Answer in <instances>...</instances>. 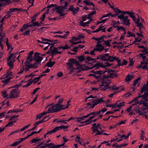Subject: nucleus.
<instances>
[{"instance_id":"obj_1","label":"nucleus","mask_w":148,"mask_h":148,"mask_svg":"<svg viewBox=\"0 0 148 148\" xmlns=\"http://www.w3.org/2000/svg\"><path fill=\"white\" fill-rule=\"evenodd\" d=\"M107 72L109 73V75H105V86L106 87V90L107 89H109L110 90L117 91L119 88L118 87H115V85L112 86H109V84H110L111 80L109 79L114 78H117L118 77V74H117V71L115 70L108 69L106 70Z\"/></svg>"},{"instance_id":"obj_2","label":"nucleus","mask_w":148,"mask_h":148,"mask_svg":"<svg viewBox=\"0 0 148 148\" xmlns=\"http://www.w3.org/2000/svg\"><path fill=\"white\" fill-rule=\"evenodd\" d=\"M100 67L103 68H104L105 69V70L101 71L99 70L98 71L93 70L91 71V73H93L95 75H101L104 74L107 72L106 68L107 67V66L106 65H103V64H101L100 62H97L95 63L92 66V67H89L88 66H86L84 67H82L81 69L83 71L87 70L89 69H91L96 67L95 69H97Z\"/></svg>"},{"instance_id":"obj_3","label":"nucleus","mask_w":148,"mask_h":148,"mask_svg":"<svg viewBox=\"0 0 148 148\" xmlns=\"http://www.w3.org/2000/svg\"><path fill=\"white\" fill-rule=\"evenodd\" d=\"M88 99H87V98H86L84 101V102H87V101H90V102L86 103L87 106L86 107V108L87 110H88L90 108H93L95 106L97 105L99 103L102 102L103 101V98L101 99L97 98L95 99L88 100Z\"/></svg>"},{"instance_id":"obj_4","label":"nucleus","mask_w":148,"mask_h":148,"mask_svg":"<svg viewBox=\"0 0 148 148\" xmlns=\"http://www.w3.org/2000/svg\"><path fill=\"white\" fill-rule=\"evenodd\" d=\"M94 77L97 79L99 82H101V84L99 85V88L102 90H106L105 86V75L104 74L99 75H95Z\"/></svg>"},{"instance_id":"obj_5","label":"nucleus","mask_w":148,"mask_h":148,"mask_svg":"<svg viewBox=\"0 0 148 148\" xmlns=\"http://www.w3.org/2000/svg\"><path fill=\"white\" fill-rule=\"evenodd\" d=\"M118 17L121 20V24L129 26L130 25V20L128 19V16H125L123 15L120 14L118 15Z\"/></svg>"},{"instance_id":"obj_6","label":"nucleus","mask_w":148,"mask_h":148,"mask_svg":"<svg viewBox=\"0 0 148 148\" xmlns=\"http://www.w3.org/2000/svg\"><path fill=\"white\" fill-rule=\"evenodd\" d=\"M20 93V90L16 88L11 90L10 92L9 98H16L18 97Z\"/></svg>"},{"instance_id":"obj_7","label":"nucleus","mask_w":148,"mask_h":148,"mask_svg":"<svg viewBox=\"0 0 148 148\" xmlns=\"http://www.w3.org/2000/svg\"><path fill=\"white\" fill-rule=\"evenodd\" d=\"M142 97V99L141 100L140 103L143 104L144 106H146L147 104L146 103V101H147L148 100L147 99V97H148V92H146L144 94V95L142 96H140L138 97L137 99L138 98H140Z\"/></svg>"},{"instance_id":"obj_8","label":"nucleus","mask_w":148,"mask_h":148,"mask_svg":"<svg viewBox=\"0 0 148 148\" xmlns=\"http://www.w3.org/2000/svg\"><path fill=\"white\" fill-rule=\"evenodd\" d=\"M79 8L77 7L75 8L74 7V5H70L69 8H68V10L72 12L73 15H75L79 11Z\"/></svg>"},{"instance_id":"obj_9","label":"nucleus","mask_w":148,"mask_h":148,"mask_svg":"<svg viewBox=\"0 0 148 148\" xmlns=\"http://www.w3.org/2000/svg\"><path fill=\"white\" fill-rule=\"evenodd\" d=\"M54 106L56 109H55L56 110V112H59L61 110L67 108L68 107V106H66L65 108H64V105L56 103L54 105Z\"/></svg>"},{"instance_id":"obj_10","label":"nucleus","mask_w":148,"mask_h":148,"mask_svg":"<svg viewBox=\"0 0 148 148\" xmlns=\"http://www.w3.org/2000/svg\"><path fill=\"white\" fill-rule=\"evenodd\" d=\"M104 40H102L99 38L98 40H97V44L96 46V47L98 48L99 49H101L102 50V51L104 49V46L101 44L102 42H104Z\"/></svg>"},{"instance_id":"obj_11","label":"nucleus","mask_w":148,"mask_h":148,"mask_svg":"<svg viewBox=\"0 0 148 148\" xmlns=\"http://www.w3.org/2000/svg\"><path fill=\"white\" fill-rule=\"evenodd\" d=\"M40 54V53L36 52L35 53L34 56H33L34 60V61L40 60V62H41V61L43 59V57L42 56H40L39 55Z\"/></svg>"},{"instance_id":"obj_12","label":"nucleus","mask_w":148,"mask_h":148,"mask_svg":"<svg viewBox=\"0 0 148 148\" xmlns=\"http://www.w3.org/2000/svg\"><path fill=\"white\" fill-rule=\"evenodd\" d=\"M75 60L72 58L69 59V62L67 63V64L69 66L70 68H72L73 67V64H74Z\"/></svg>"},{"instance_id":"obj_13","label":"nucleus","mask_w":148,"mask_h":148,"mask_svg":"<svg viewBox=\"0 0 148 148\" xmlns=\"http://www.w3.org/2000/svg\"><path fill=\"white\" fill-rule=\"evenodd\" d=\"M54 105L50 107L47 110L48 113H53L54 112H56V110L55 109Z\"/></svg>"},{"instance_id":"obj_14","label":"nucleus","mask_w":148,"mask_h":148,"mask_svg":"<svg viewBox=\"0 0 148 148\" xmlns=\"http://www.w3.org/2000/svg\"><path fill=\"white\" fill-rule=\"evenodd\" d=\"M107 56H108V53H105L103 55H99L100 59L102 60L105 61H107L106 60Z\"/></svg>"},{"instance_id":"obj_15","label":"nucleus","mask_w":148,"mask_h":148,"mask_svg":"<svg viewBox=\"0 0 148 148\" xmlns=\"http://www.w3.org/2000/svg\"><path fill=\"white\" fill-rule=\"evenodd\" d=\"M55 61H51V60H50L49 61L45 64V66H47L48 67H51L54 64H55Z\"/></svg>"},{"instance_id":"obj_16","label":"nucleus","mask_w":148,"mask_h":148,"mask_svg":"<svg viewBox=\"0 0 148 148\" xmlns=\"http://www.w3.org/2000/svg\"><path fill=\"white\" fill-rule=\"evenodd\" d=\"M65 10V9L62 6H57L56 12L58 13H61V12L64 11Z\"/></svg>"},{"instance_id":"obj_17","label":"nucleus","mask_w":148,"mask_h":148,"mask_svg":"<svg viewBox=\"0 0 148 148\" xmlns=\"http://www.w3.org/2000/svg\"><path fill=\"white\" fill-rule=\"evenodd\" d=\"M108 53V56H107V61H109L110 62H112L115 60V57L112 56H110L109 55Z\"/></svg>"},{"instance_id":"obj_18","label":"nucleus","mask_w":148,"mask_h":148,"mask_svg":"<svg viewBox=\"0 0 148 148\" xmlns=\"http://www.w3.org/2000/svg\"><path fill=\"white\" fill-rule=\"evenodd\" d=\"M95 51H98L99 52H101L102 51V50L101 49H99L98 48H94L90 52V54L92 55H95L94 52Z\"/></svg>"},{"instance_id":"obj_19","label":"nucleus","mask_w":148,"mask_h":148,"mask_svg":"<svg viewBox=\"0 0 148 148\" xmlns=\"http://www.w3.org/2000/svg\"><path fill=\"white\" fill-rule=\"evenodd\" d=\"M139 21H137L136 22V24H137V26L138 27L139 29L140 32L141 33H142V32L141 31V29L142 28H144L143 26L141 23H139Z\"/></svg>"},{"instance_id":"obj_20","label":"nucleus","mask_w":148,"mask_h":148,"mask_svg":"<svg viewBox=\"0 0 148 148\" xmlns=\"http://www.w3.org/2000/svg\"><path fill=\"white\" fill-rule=\"evenodd\" d=\"M58 51V49L57 48L55 47H54L50 51L51 53V56H53L55 54H57Z\"/></svg>"},{"instance_id":"obj_21","label":"nucleus","mask_w":148,"mask_h":148,"mask_svg":"<svg viewBox=\"0 0 148 148\" xmlns=\"http://www.w3.org/2000/svg\"><path fill=\"white\" fill-rule=\"evenodd\" d=\"M83 2L87 5H92L93 6H95L94 4L92 2H90L89 0H85Z\"/></svg>"},{"instance_id":"obj_22","label":"nucleus","mask_w":148,"mask_h":148,"mask_svg":"<svg viewBox=\"0 0 148 148\" xmlns=\"http://www.w3.org/2000/svg\"><path fill=\"white\" fill-rule=\"evenodd\" d=\"M133 77V76L132 75H129L126 77L125 78V81L128 82L130 81Z\"/></svg>"},{"instance_id":"obj_23","label":"nucleus","mask_w":148,"mask_h":148,"mask_svg":"<svg viewBox=\"0 0 148 148\" xmlns=\"http://www.w3.org/2000/svg\"><path fill=\"white\" fill-rule=\"evenodd\" d=\"M39 13H38L35 15H34L33 16H31L30 18H32V20L30 22H32L34 21H35L36 20V17L39 15Z\"/></svg>"},{"instance_id":"obj_24","label":"nucleus","mask_w":148,"mask_h":148,"mask_svg":"<svg viewBox=\"0 0 148 148\" xmlns=\"http://www.w3.org/2000/svg\"><path fill=\"white\" fill-rule=\"evenodd\" d=\"M78 60L79 62H82L84 60H85L86 59L85 57L83 55H81L79 56H77Z\"/></svg>"},{"instance_id":"obj_25","label":"nucleus","mask_w":148,"mask_h":148,"mask_svg":"<svg viewBox=\"0 0 148 148\" xmlns=\"http://www.w3.org/2000/svg\"><path fill=\"white\" fill-rule=\"evenodd\" d=\"M36 61V62L34 63V64H32V65L34 66V68H36L38 67V65L41 64V62H40V60L38 61L37 60V61Z\"/></svg>"},{"instance_id":"obj_26","label":"nucleus","mask_w":148,"mask_h":148,"mask_svg":"<svg viewBox=\"0 0 148 148\" xmlns=\"http://www.w3.org/2000/svg\"><path fill=\"white\" fill-rule=\"evenodd\" d=\"M57 130H60L62 129H66L68 128V126L62 125V126L56 127Z\"/></svg>"},{"instance_id":"obj_27","label":"nucleus","mask_w":148,"mask_h":148,"mask_svg":"<svg viewBox=\"0 0 148 148\" xmlns=\"http://www.w3.org/2000/svg\"><path fill=\"white\" fill-rule=\"evenodd\" d=\"M7 62L8 63V64L9 65L10 67H13V63L14 62V61L12 59L10 60H7Z\"/></svg>"},{"instance_id":"obj_28","label":"nucleus","mask_w":148,"mask_h":148,"mask_svg":"<svg viewBox=\"0 0 148 148\" xmlns=\"http://www.w3.org/2000/svg\"><path fill=\"white\" fill-rule=\"evenodd\" d=\"M89 21H88L85 23L82 22V21H81L80 22L79 25L85 27L88 24H89Z\"/></svg>"},{"instance_id":"obj_29","label":"nucleus","mask_w":148,"mask_h":148,"mask_svg":"<svg viewBox=\"0 0 148 148\" xmlns=\"http://www.w3.org/2000/svg\"><path fill=\"white\" fill-rule=\"evenodd\" d=\"M96 123H94L92 125V126L91 128L92 130H94L96 132H97L99 131L98 129V128L96 127Z\"/></svg>"},{"instance_id":"obj_30","label":"nucleus","mask_w":148,"mask_h":148,"mask_svg":"<svg viewBox=\"0 0 148 148\" xmlns=\"http://www.w3.org/2000/svg\"><path fill=\"white\" fill-rule=\"evenodd\" d=\"M114 27L117 28V29L118 31H120V29H121L123 31H125V29L124 27H123L122 26L119 27L118 25H117L115 26H114Z\"/></svg>"},{"instance_id":"obj_31","label":"nucleus","mask_w":148,"mask_h":148,"mask_svg":"<svg viewBox=\"0 0 148 148\" xmlns=\"http://www.w3.org/2000/svg\"><path fill=\"white\" fill-rule=\"evenodd\" d=\"M32 23V25L34 27H40L41 26L40 24L38 21L31 22Z\"/></svg>"},{"instance_id":"obj_32","label":"nucleus","mask_w":148,"mask_h":148,"mask_svg":"<svg viewBox=\"0 0 148 148\" xmlns=\"http://www.w3.org/2000/svg\"><path fill=\"white\" fill-rule=\"evenodd\" d=\"M11 78H9L5 80H3L2 81V82L4 83V86L6 85L8 83L11 79Z\"/></svg>"},{"instance_id":"obj_33","label":"nucleus","mask_w":148,"mask_h":148,"mask_svg":"<svg viewBox=\"0 0 148 148\" xmlns=\"http://www.w3.org/2000/svg\"><path fill=\"white\" fill-rule=\"evenodd\" d=\"M140 57L142 58V60L144 62H147V58H146V56H143V55L142 53H140L139 54Z\"/></svg>"},{"instance_id":"obj_34","label":"nucleus","mask_w":148,"mask_h":148,"mask_svg":"<svg viewBox=\"0 0 148 148\" xmlns=\"http://www.w3.org/2000/svg\"><path fill=\"white\" fill-rule=\"evenodd\" d=\"M42 76H43V75L42 74L40 75L39 77H35L34 79V80H37L36 81H34L33 83L34 84H35L39 80V79Z\"/></svg>"},{"instance_id":"obj_35","label":"nucleus","mask_w":148,"mask_h":148,"mask_svg":"<svg viewBox=\"0 0 148 148\" xmlns=\"http://www.w3.org/2000/svg\"><path fill=\"white\" fill-rule=\"evenodd\" d=\"M22 142V141L21 140H19L16 141L14 142L13 144H12L11 145V146H15L17 145H18V144L20 143H21Z\"/></svg>"},{"instance_id":"obj_36","label":"nucleus","mask_w":148,"mask_h":148,"mask_svg":"<svg viewBox=\"0 0 148 148\" xmlns=\"http://www.w3.org/2000/svg\"><path fill=\"white\" fill-rule=\"evenodd\" d=\"M82 140V139L79 136H77L76 137V138L75 139V141L79 143L80 144L82 145V143L80 141L81 140Z\"/></svg>"},{"instance_id":"obj_37","label":"nucleus","mask_w":148,"mask_h":148,"mask_svg":"<svg viewBox=\"0 0 148 148\" xmlns=\"http://www.w3.org/2000/svg\"><path fill=\"white\" fill-rule=\"evenodd\" d=\"M148 90V88L146 86H144L142 88L140 92L141 93L145 92V91H147Z\"/></svg>"},{"instance_id":"obj_38","label":"nucleus","mask_w":148,"mask_h":148,"mask_svg":"<svg viewBox=\"0 0 148 148\" xmlns=\"http://www.w3.org/2000/svg\"><path fill=\"white\" fill-rule=\"evenodd\" d=\"M111 15V12H109L107 14H104L100 18V20H101L103 18L106 17H110Z\"/></svg>"},{"instance_id":"obj_39","label":"nucleus","mask_w":148,"mask_h":148,"mask_svg":"<svg viewBox=\"0 0 148 148\" xmlns=\"http://www.w3.org/2000/svg\"><path fill=\"white\" fill-rule=\"evenodd\" d=\"M57 131L56 127H55L53 130L51 131H49L48 132L47 134H51V133H54Z\"/></svg>"},{"instance_id":"obj_40","label":"nucleus","mask_w":148,"mask_h":148,"mask_svg":"<svg viewBox=\"0 0 148 148\" xmlns=\"http://www.w3.org/2000/svg\"><path fill=\"white\" fill-rule=\"evenodd\" d=\"M69 3L67 1H66L64 2V6H62L65 9H66L68 8V4Z\"/></svg>"},{"instance_id":"obj_41","label":"nucleus","mask_w":148,"mask_h":148,"mask_svg":"<svg viewBox=\"0 0 148 148\" xmlns=\"http://www.w3.org/2000/svg\"><path fill=\"white\" fill-rule=\"evenodd\" d=\"M27 27L26 26V24H24L23 25L21 29H20V31L23 32L25 29H27Z\"/></svg>"},{"instance_id":"obj_42","label":"nucleus","mask_w":148,"mask_h":148,"mask_svg":"<svg viewBox=\"0 0 148 148\" xmlns=\"http://www.w3.org/2000/svg\"><path fill=\"white\" fill-rule=\"evenodd\" d=\"M33 59V57L32 58V57L30 58L29 59H28V58H27V60L25 63H26V64H29L31 62L34 60Z\"/></svg>"},{"instance_id":"obj_43","label":"nucleus","mask_w":148,"mask_h":148,"mask_svg":"<svg viewBox=\"0 0 148 148\" xmlns=\"http://www.w3.org/2000/svg\"><path fill=\"white\" fill-rule=\"evenodd\" d=\"M6 44L7 46V48L8 49H9L11 47V46H12V45L10 44H9L8 43V38H7L6 40Z\"/></svg>"},{"instance_id":"obj_44","label":"nucleus","mask_w":148,"mask_h":148,"mask_svg":"<svg viewBox=\"0 0 148 148\" xmlns=\"http://www.w3.org/2000/svg\"><path fill=\"white\" fill-rule=\"evenodd\" d=\"M47 147L49 148H54V144L52 143L47 144Z\"/></svg>"},{"instance_id":"obj_45","label":"nucleus","mask_w":148,"mask_h":148,"mask_svg":"<svg viewBox=\"0 0 148 148\" xmlns=\"http://www.w3.org/2000/svg\"><path fill=\"white\" fill-rule=\"evenodd\" d=\"M1 93L2 94V96L3 97L6 98L7 97L8 95L7 94L6 90H3L2 92Z\"/></svg>"},{"instance_id":"obj_46","label":"nucleus","mask_w":148,"mask_h":148,"mask_svg":"<svg viewBox=\"0 0 148 148\" xmlns=\"http://www.w3.org/2000/svg\"><path fill=\"white\" fill-rule=\"evenodd\" d=\"M41 39L42 40V41H47V42H54V40H49L47 39H46L44 38H41Z\"/></svg>"},{"instance_id":"obj_47","label":"nucleus","mask_w":148,"mask_h":148,"mask_svg":"<svg viewBox=\"0 0 148 148\" xmlns=\"http://www.w3.org/2000/svg\"><path fill=\"white\" fill-rule=\"evenodd\" d=\"M26 64V63H24V64L25 66H27L28 67V68L29 69L34 68V66L32 65V64H30L28 65V64Z\"/></svg>"},{"instance_id":"obj_48","label":"nucleus","mask_w":148,"mask_h":148,"mask_svg":"<svg viewBox=\"0 0 148 148\" xmlns=\"http://www.w3.org/2000/svg\"><path fill=\"white\" fill-rule=\"evenodd\" d=\"M71 48V47L68 45L67 44H66L64 46H63V50H64L65 49H70Z\"/></svg>"},{"instance_id":"obj_49","label":"nucleus","mask_w":148,"mask_h":148,"mask_svg":"<svg viewBox=\"0 0 148 148\" xmlns=\"http://www.w3.org/2000/svg\"><path fill=\"white\" fill-rule=\"evenodd\" d=\"M113 10L115 12L118 14H119L120 13H121V10L117 8H115Z\"/></svg>"},{"instance_id":"obj_50","label":"nucleus","mask_w":148,"mask_h":148,"mask_svg":"<svg viewBox=\"0 0 148 148\" xmlns=\"http://www.w3.org/2000/svg\"><path fill=\"white\" fill-rule=\"evenodd\" d=\"M32 81L29 82L27 83V84L26 85H24L23 86V87H25V88L27 87L28 86L30 85L31 84H32Z\"/></svg>"},{"instance_id":"obj_51","label":"nucleus","mask_w":148,"mask_h":148,"mask_svg":"<svg viewBox=\"0 0 148 148\" xmlns=\"http://www.w3.org/2000/svg\"><path fill=\"white\" fill-rule=\"evenodd\" d=\"M40 140V139H38L37 138H34L31 141V143H36Z\"/></svg>"},{"instance_id":"obj_52","label":"nucleus","mask_w":148,"mask_h":148,"mask_svg":"<svg viewBox=\"0 0 148 148\" xmlns=\"http://www.w3.org/2000/svg\"><path fill=\"white\" fill-rule=\"evenodd\" d=\"M42 129H41L38 131L37 132L34 131V132H32L30 134L31 135V136H32L33 135V134H34L38 133H40L41 131L42 130Z\"/></svg>"},{"instance_id":"obj_53","label":"nucleus","mask_w":148,"mask_h":148,"mask_svg":"<svg viewBox=\"0 0 148 148\" xmlns=\"http://www.w3.org/2000/svg\"><path fill=\"white\" fill-rule=\"evenodd\" d=\"M127 34L128 35H129V36H127V37H129L130 36H132L133 37H135V35L133 34L132 33L130 32L129 31L127 32Z\"/></svg>"},{"instance_id":"obj_54","label":"nucleus","mask_w":148,"mask_h":148,"mask_svg":"<svg viewBox=\"0 0 148 148\" xmlns=\"http://www.w3.org/2000/svg\"><path fill=\"white\" fill-rule=\"evenodd\" d=\"M140 79V78L138 77L137 79H135L134 81L133 86H136L138 82V81Z\"/></svg>"},{"instance_id":"obj_55","label":"nucleus","mask_w":148,"mask_h":148,"mask_svg":"<svg viewBox=\"0 0 148 148\" xmlns=\"http://www.w3.org/2000/svg\"><path fill=\"white\" fill-rule=\"evenodd\" d=\"M34 52L33 51H31L29 53H28V59H29L30 58L32 57V55L33 54Z\"/></svg>"},{"instance_id":"obj_56","label":"nucleus","mask_w":148,"mask_h":148,"mask_svg":"<svg viewBox=\"0 0 148 148\" xmlns=\"http://www.w3.org/2000/svg\"><path fill=\"white\" fill-rule=\"evenodd\" d=\"M30 124H28L27 125L25 126L23 128H22L20 130V132H22L24 130H25V129L28 128L30 126Z\"/></svg>"},{"instance_id":"obj_57","label":"nucleus","mask_w":148,"mask_h":148,"mask_svg":"<svg viewBox=\"0 0 148 148\" xmlns=\"http://www.w3.org/2000/svg\"><path fill=\"white\" fill-rule=\"evenodd\" d=\"M37 41L38 42V43H41L42 44H49V45H50L51 44L50 43H49L48 42H42V41H40V40H37Z\"/></svg>"},{"instance_id":"obj_58","label":"nucleus","mask_w":148,"mask_h":148,"mask_svg":"<svg viewBox=\"0 0 148 148\" xmlns=\"http://www.w3.org/2000/svg\"><path fill=\"white\" fill-rule=\"evenodd\" d=\"M45 17V13H44L42 16L40 18V19L42 21H43L44 20Z\"/></svg>"},{"instance_id":"obj_59","label":"nucleus","mask_w":148,"mask_h":148,"mask_svg":"<svg viewBox=\"0 0 148 148\" xmlns=\"http://www.w3.org/2000/svg\"><path fill=\"white\" fill-rule=\"evenodd\" d=\"M16 121V120L14 121H12L8 123V125H9V127L13 125V124L14 123H15Z\"/></svg>"},{"instance_id":"obj_60","label":"nucleus","mask_w":148,"mask_h":148,"mask_svg":"<svg viewBox=\"0 0 148 148\" xmlns=\"http://www.w3.org/2000/svg\"><path fill=\"white\" fill-rule=\"evenodd\" d=\"M2 1H5V3H7V4L11 3V0H0V2Z\"/></svg>"},{"instance_id":"obj_61","label":"nucleus","mask_w":148,"mask_h":148,"mask_svg":"<svg viewBox=\"0 0 148 148\" xmlns=\"http://www.w3.org/2000/svg\"><path fill=\"white\" fill-rule=\"evenodd\" d=\"M124 102H122L121 103H119L117 106L119 108H120L122 107L124 105Z\"/></svg>"},{"instance_id":"obj_62","label":"nucleus","mask_w":148,"mask_h":148,"mask_svg":"<svg viewBox=\"0 0 148 148\" xmlns=\"http://www.w3.org/2000/svg\"><path fill=\"white\" fill-rule=\"evenodd\" d=\"M86 59L87 60H85V62L86 63H88V62H89L91 61V59H92V58L90 57L89 56H88L87 57Z\"/></svg>"},{"instance_id":"obj_63","label":"nucleus","mask_w":148,"mask_h":148,"mask_svg":"<svg viewBox=\"0 0 148 148\" xmlns=\"http://www.w3.org/2000/svg\"><path fill=\"white\" fill-rule=\"evenodd\" d=\"M43 115L41 113H40L39 114H38L36 116V119H40L41 118L42 116Z\"/></svg>"},{"instance_id":"obj_64","label":"nucleus","mask_w":148,"mask_h":148,"mask_svg":"<svg viewBox=\"0 0 148 148\" xmlns=\"http://www.w3.org/2000/svg\"><path fill=\"white\" fill-rule=\"evenodd\" d=\"M63 73L61 72L60 71L59 72L57 73V76L58 77H62L63 75Z\"/></svg>"}]
</instances>
